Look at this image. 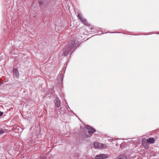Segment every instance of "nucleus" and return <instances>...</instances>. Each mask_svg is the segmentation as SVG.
Instances as JSON below:
<instances>
[{
    "mask_svg": "<svg viewBox=\"0 0 159 159\" xmlns=\"http://www.w3.org/2000/svg\"><path fill=\"white\" fill-rule=\"evenodd\" d=\"M57 80H58V83L59 84H62V80H63V75L62 73L59 75L57 77Z\"/></svg>",
    "mask_w": 159,
    "mask_h": 159,
    "instance_id": "obj_5",
    "label": "nucleus"
},
{
    "mask_svg": "<svg viewBox=\"0 0 159 159\" xmlns=\"http://www.w3.org/2000/svg\"><path fill=\"white\" fill-rule=\"evenodd\" d=\"M94 145L95 148L101 149L105 148L107 147L106 144L97 142L94 143Z\"/></svg>",
    "mask_w": 159,
    "mask_h": 159,
    "instance_id": "obj_3",
    "label": "nucleus"
},
{
    "mask_svg": "<svg viewBox=\"0 0 159 159\" xmlns=\"http://www.w3.org/2000/svg\"><path fill=\"white\" fill-rule=\"evenodd\" d=\"M155 141V139L153 138H149L147 139V142L148 143H153Z\"/></svg>",
    "mask_w": 159,
    "mask_h": 159,
    "instance_id": "obj_8",
    "label": "nucleus"
},
{
    "mask_svg": "<svg viewBox=\"0 0 159 159\" xmlns=\"http://www.w3.org/2000/svg\"><path fill=\"white\" fill-rule=\"evenodd\" d=\"M116 159H127V157L125 155H120L117 157Z\"/></svg>",
    "mask_w": 159,
    "mask_h": 159,
    "instance_id": "obj_10",
    "label": "nucleus"
},
{
    "mask_svg": "<svg viewBox=\"0 0 159 159\" xmlns=\"http://www.w3.org/2000/svg\"><path fill=\"white\" fill-rule=\"evenodd\" d=\"M71 41H72V40ZM73 41H74V42H75V41L74 40H73ZM74 46H75V49L76 48H75V47H76V44H75V45H74ZM75 48V47H74V48H73H73ZM72 49H73V48Z\"/></svg>",
    "mask_w": 159,
    "mask_h": 159,
    "instance_id": "obj_16",
    "label": "nucleus"
},
{
    "mask_svg": "<svg viewBox=\"0 0 159 159\" xmlns=\"http://www.w3.org/2000/svg\"><path fill=\"white\" fill-rule=\"evenodd\" d=\"M55 105L56 107H59L60 106V102L59 99H58V97H57L55 102Z\"/></svg>",
    "mask_w": 159,
    "mask_h": 159,
    "instance_id": "obj_7",
    "label": "nucleus"
},
{
    "mask_svg": "<svg viewBox=\"0 0 159 159\" xmlns=\"http://www.w3.org/2000/svg\"><path fill=\"white\" fill-rule=\"evenodd\" d=\"M75 42L74 41H71L70 44H69L68 47L66 49H65L63 50V54L64 56H67L72 50V49L75 47Z\"/></svg>",
    "mask_w": 159,
    "mask_h": 159,
    "instance_id": "obj_1",
    "label": "nucleus"
},
{
    "mask_svg": "<svg viewBox=\"0 0 159 159\" xmlns=\"http://www.w3.org/2000/svg\"><path fill=\"white\" fill-rule=\"evenodd\" d=\"M71 41H72V40ZM73 41H74V42H75V41L74 40H73ZM74 46H75V49L76 48H75V47H76V44H75V45H74ZM75 48V47H74V48H73H73ZM72 49H73V48Z\"/></svg>",
    "mask_w": 159,
    "mask_h": 159,
    "instance_id": "obj_17",
    "label": "nucleus"
},
{
    "mask_svg": "<svg viewBox=\"0 0 159 159\" xmlns=\"http://www.w3.org/2000/svg\"><path fill=\"white\" fill-rule=\"evenodd\" d=\"M142 144H143V142H142Z\"/></svg>",
    "mask_w": 159,
    "mask_h": 159,
    "instance_id": "obj_19",
    "label": "nucleus"
},
{
    "mask_svg": "<svg viewBox=\"0 0 159 159\" xmlns=\"http://www.w3.org/2000/svg\"><path fill=\"white\" fill-rule=\"evenodd\" d=\"M4 132L3 130L2 129L0 128V134H2Z\"/></svg>",
    "mask_w": 159,
    "mask_h": 159,
    "instance_id": "obj_12",
    "label": "nucleus"
},
{
    "mask_svg": "<svg viewBox=\"0 0 159 159\" xmlns=\"http://www.w3.org/2000/svg\"><path fill=\"white\" fill-rule=\"evenodd\" d=\"M13 73L14 76L18 78L19 77V73L17 69L14 68L13 70Z\"/></svg>",
    "mask_w": 159,
    "mask_h": 159,
    "instance_id": "obj_6",
    "label": "nucleus"
},
{
    "mask_svg": "<svg viewBox=\"0 0 159 159\" xmlns=\"http://www.w3.org/2000/svg\"><path fill=\"white\" fill-rule=\"evenodd\" d=\"M81 21L82 23H83L84 24V25L86 26L89 25V23L87 22L86 20L85 19H82V20H81Z\"/></svg>",
    "mask_w": 159,
    "mask_h": 159,
    "instance_id": "obj_9",
    "label": "nucleus"
},
{
    "mask_svg": "<svg viewBox=\"0 0 159 159\" xmlns=\"http://www.w3.org/2000/svg\"><path fill=\"white\" fill-rule=\"evenodd\" d=\"M3 114V112L2 111H0V116H1Z\"/></svg>",
    "mask_w": 159,
    "mask_h": 159,
    "instance_id": "obj_13",
    "label": "nucleus"
},
{
    "mask_svg": "<svg viewBox=\"0 0 159 159\" xmlns=\"http://www.w3.org/2000/svg\"><path fill=\"white\" fill-rule=\"evenodd\" d=\"M108 155L106 154H101L100 155H97L95 158L96 159H104L108 158Z\"/></svg>",
    "mask_w": 159,
    "mask_h": 159,
    "instance_id": "obj_4",
    "label": "nucleus"
},
{
    "mask_svg": "<svg viewBox=\"0 0 159 159\" xmlns=\"http://www.w3.org/2000/svg\"><path fill=\"white\" fill-rule=\"evenodd\" d=\"M78 18L80 20V21L82 20L84 18H83L81 14H79L77 16Z\"/></svg>",
    "mask_w": 159,
    "mask_h": 159,
    "instance_id": "obj_11",
    "label": "nucleus"
},
{
    "mask_svg": "<svg viewBox=\"0 0 159 159\" xmlns=\"http://www.w3.org/2000/svg\"><path fill=\"white\" fill-rule=\"evenodd\" d=\"M71 41H72V40ZM73 41H74V42H75V41L74 40H73ZM74 46H75V49L76 48H75V47H76V44H75V45H74ZM75 48V47H74V48H73H73ZM72 49H73V48Z\"/></svg>",
    "mask_w": 159,
    "mask_h": 159,
    "instance_id": "obj_15",
    "label": "nucleus"
},
{
    "mask_svg": "<svg viewBox=\"0 0 159 159\" xmlns=\"http://www.w3.org/2000/svg\"><path fill=\"white\" fill-rule=\"evenodd\" d=\"M85 128V129L89 130V134L87 135L88 137H91L92 135L96 131V130L95 129L92 128L88 125H86Z\"/></svg>",
    "mask_w": 159,
    "mask_h": 159,
    "instance_id": "obj_2",
    "label": "nucleus"
},
{
    "mask_svg": "<svg viewBox=\"0 0 159 159\" xmlns=\"http://www.w3.org/2000/svg\"><path fill=\"white\" fill-rule=\"evenodd\" d=\"M72 52H71L70 53V55L72 53Z\"/></svg>",
    "mask_w": 159,
    "mask_h": 159,
    "instance_id": "obj_18",
    "label": "nucleus"
},
{
    "mask_svg": "<svg viewBox=\"0 0 159 159\" xmlns=\"http://www.w3.org/2000/svg\"><path fill=\"white\" fill-rule=\"evenodd\" d=\"M39 158L40 159H45L44 158H43V157L42 156H40V157H39Z\"/></svg>",
    "mask_w": 159,
    "mask_h": 159,
    "instance_id": "obj_14",
    "label": "nucleus"
}]
</instances>
